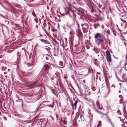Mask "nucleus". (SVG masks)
I'll return each instance as SVG.
<instances>
[{
  "label": "nucleus",
  "mask_w": 127,
  "mask_h": 127,
  "mask_svg": "<svg viewBox=\"0 0 127 127\" xmlns=\"http://www.w3.org/2000/svg\"><path fill=\"white\" fill-rule=\"evenodd\" d=\"M104 36L101 33H96L95 35L94 38L95 42H99L102 46H104L106 44V40H105Z\"/></svg>",
  "instance_id": "nucleus-1"
},
{
  "label": "nucleus",
  "mask_w": 127,
  "mask_h": 127,
  "mask_svg": "<svg viewBox=\"0 0 127 127\" xmlns=\"http://www.w3.org/2000/svg\"><path fill=\"white\" fill-rule=\"evenodd\" d=\"M55 74L56 75L55 77H53L52 78V81L55 85H58L59 82H60L61 79L59 75L56 73H55Z\"/></svg>",
  "instance_id": "nucleus-2"
},
{
  "label": "nucleus",
  "mask_w": 127,
  "mask_h": 127,
  "mask_svg": "<svg viewBox=\"0 0 127 127\" xmlns=\"http://www.w3.org/2000/svg\"><path fill=\"white\" fill-rule=\"evenodd\" d=\"M106 54L107 56V60L109 63H110L111 62L112 59L111 54L108 51H106Z\"/></svg>",
  "instance_id": "nucleus-3"
},
{
  "label": "nucleus",
  "mask_w": 127,
  "mask_h": 127,
  "mask_svg": "<svg viewBox=\"0 0 127 127\" xmlns=\"http://www.w3.org/2000/svg\"><path fill=\"white\" fill-rule=\"evenodd\" d=\"M80 103H81V102L79 100H76L75 101L74 105H72V107L73 109L76 110L77 108V105L78 106Z\"/></svg>",
  "instance_id": "nucleus-4"
},
{
  "label": "nucleus",
  "mask_w": 127,
  "mask_h": 127,
  "mask_svg": "<svg viewBox=\"0 0 127 127\" xmlns=\"http://www.w3.org/2000/svg\"><path fill=\"white\" fill-rule=\"evenodd\" d=\"M49 64H45L43 68V70H45L46 71H48L49 68Z\"/></svg>",
  "instance_id": "nucleus-5"
},
{
  "label": "nucleus",
  "mask_w": 127,
  "mask_h": 127,
  "mask_svg": "<svg viewBox=\"0 0 127 127\" xmlns=\"http://www.w3.org/2000/svg\"><path fill=\"white\" fill-rule=\"evenodd\" d=\"M22 75L24 76H29V75L30 74H31V73H25L24 72H22Z\"/></svg>",
  "instance_id": "nucleus-6"
},
{
  "label": "nucleus",
  "mask_w": 127,
  "mask_h": 127,
  "mask_svg": "<svg viewBox=\"0 0 127 127\" xmlns=\"http://www.w3.org/2000/svg\"><path fill=\"white\" fill-rule=\"evenodd\" d=\"M90 92H89L87 90H85V93H84V95L85 96H88L90 95Z\"/></svg>",
  "instance_id": "nucleus-7"
},
{
  "label": "nucleus",
  "mask_w": 127,
  "mask_h": 127,
  "mask_svg": "<svg viewBox=\"0 0 127 127\" xmlns=\"http://www.w3.org/2000/svg\"><path fill=\"white\" fill-rule=\"evenodd\" d=\"M84 1L88 5H89L91 3L90 0H84Z\"/></svg>",
  "instance_id": "nucleus-8"
},
{
  "label": "nucleus",
  "mask_w": 127,
  "mask_h": 127,
  "mask_svg": "<svg viewBox=\"0 0 127 127\" xmlns=\"http://www.w3.org/2000/svg\"><path fill=\"white\" fill-rule=\"evenodd\" d=\"M104 32H106L108 35L110 33V32L109 30H104Z\"/></svg>",
  "instance_id": "nucleus-9"
},
{
  "label": "nucleus",
  "mask_w": 127,
  "mask_h": 127,
  "mask_svg": "<svg viewBox=\"0 0 127 127\" xmlns=\"http://www.w3.org/2000/svg\"><path fill=\"white\" fill-rule=\"evenodd\" d=\"M101 124V121H98V125H97V127H98L100 126Z\"/></svg>",
  "instance_id": "nucleus-10"
},
{
  "label": "nucleus",
  "mask_w": 127,
  "mask_h": 127,
  "mask_svg": "<svg viewBox=\"0 0 127 127\" xmlns=\"http://www.w3.org/2000/svg\"><path fill=\"white\" fill-rule=\"evenodd\" d=\"M54 102H52L53 104H50V105H49V107H50L53 108V107H54L53 104H54Z\"/></svg>",
  "instance_id": "nucleus-11"
},
{
  "label": "nucleus",
  "mask_w": 127,
  "mask_h": 127,
  "mask_svg": "<svg viewBox=\"0 0 127 127\" xmlns=\"http://www.w3.org/2000/svg\"><path fill=\"white\" fill-rule=\"evenodd\" d=\"M0 15L4 18H6L7 17L6 15H5L4 16L3 15L0 14Z\"/></svg>",
  "instance_id": "nucleus-12"
},
{
  "label": "nucleus",
  "mask_w": 127,
  "mask_h": 127,
  "mask_svg": "<svg viewBox=\"0 0 127 127\" xmlns=\"http://www.w3.org/2000/svg\"><path fill=\"white\" fill-rule=\"evenodd\" d=\"M107 120L109 122H110V123H111V120H110V118H109V117H108V116H107Z\"/></svg>",
  "instance_id": "nucleus-13"
},
{
  "label": "nucleus",
  "mask_w": 127,
  "mask_h": 127,
  "mask_svg": "<svg viewBox=\"0 0 127 127\" xmlns=\"http://www.w3.org/2000/svg\"><path fill=\"white\" fill-rule=\"evenodd\" d=\"M32 15H33V16H34L36 18V15L34 13V11L33 12H32Z\"/></svg>",
  "instance_id": "nucleus-14"
},
{
  "label": "nucleus",
  "mask_w": 127,
  "mask_h": 127,
  "mask_svg": "<svg viewBox=\"0 0 127 127\" xmlns=\"http://www.w3.org/2000/svg\"><path fill=\"white\" fill-rule=\"evenodd\" d=\"M98 113L99 114H101V115H106V114H104L103 113H102L100 111H98Z\"/></svg>",
  "instance_id": "nucleus-15"
},
{
  "label": "nucleus",
  "mask_w": 127,
  "mask_h": 127,
  "mask_svg": "<svg viewBox=\"0 0 127 127\" xmlns=\"http://www.w3.org/2000/svg\"><path fill=\"white\" fill-rule=\"evenodd\" d=\"M96 104L97 107H98L99 106V103L97 101L96 102Z\"/></svg>",
  "instance_id": "nucleus-16"
},
{
  "label": "nucleus",
  "mask_w": 127,
  "mask_h": 127,
  "mask_svg": "<svg viewBox=\"0 0 127 127\" xmlns=\"http://www.w3.org/2000/svg\"><path fill=\"white\" fill-rule=\"evenodd\" d=\"M123 98H121L120 100V103L121 104L123 102Z\"/></svg>",
  "instance_id": "nucleus-17"
},
{
  "label": "nucleus",
  "mask_w": 127,
  "mask_h": 127,
  "mask_svg": "<svg viewBox=\"0 0 127 127\" xmlns=\"http://www.w3.org/2000/svg\"><path fill=\"white\" fill-rule=\"evenodd\" d=\"M0 4L2 6L3 8L4 9H6V10H8V9H7L2 4Z\"/></svg>",
  "instance_id": "nucleus-18"
},
{
  "label": "nucleus",
  "mask_w": 127,
  "mask_h": 127,
  "mask_svg": "<svg viewBox=\"0 0 127 127\" xmlns=\"http://www.w3.org/2000/svg\"><path fill=\"white\" fill-rule=\"evenodd\" d=\"M36 23H37L38 22V20L37 19H34Z\"/></svg>",
  "instance_id": "nucleus-19"
},
{
  "label": "nucleus",
  "mask_w": 127,
  "mask_h": 127,
  "mask_svg": "<svg viewBox=\"0 0 127 127\" xmlns=\"http://www.w3.org/2000/svg\"><path fill=\"white\" fill-rule=\"evenodd\" d=\"M93 107L94 108V109H96L97 108L95 106V105L93 104Z\"/></svg>",
  "instance_id": "nucleus-20"
},
{
  "label": "nucleus",
  "mask_w": 127,
  "mask_h": 127,
  "mask_svg": "<svg viewBox=\"0 0 127 127\" xmlns=\"http://www.w3.org/2000/svg\"><path fill=\"white\" fill-rule=\"evenodd\" d=\"M111 124L113 127H115L114 124H113L111 122Z\"/></svg>",
  "instance_id": "nucleus-21"
},
{
  "label": "nucleus",
  "mask_w": 127,
  "mask_h": 127,
  "mask_svg": "<svg viewBox=\"0 0 127 127\" xmlns=\"http://www.w3.org/2000/svg\"><path fill=\"white\" fill-rule=\"evenodd\" d=\"M94 64H95L96 66H98V64H97V63H96V62H94Z\"/></svg>",
  "instance_id": "nucleus-22"
},
{
  "label": "nucleus",
  "mask_w": 127,
  "mask_h": 127,
  "mask_svg": "<svg viewBox=\"0 0 127 127\" xmlns=\"http://www.w3.org/2000/svg\"><path fill=\"white\" fill-rule=\"evenodd\" d=\"M95 110L96 112H97L98 113V111H99L97 108L95 109Z\"/></svg>",
  "instance_id": "nucleus-23"
},
{
  "label": "nucleus",
  "mask_w": 127,
  "mask_h": 127,
  "mask_svg": "<svg viewBox=\"0 0 127 127\" xmlns=\"http://www.w3.org/2000/svg\"><path fill=\"white\" fill-rule=\"evenodd\" d=\"M117 113L118 114H119L120 113V112L119 111H117Z\"/></svg>",
  "instance_id": "nucleus-24"
},
{
  "label": "nucleus",
  "mask_w": 127,
  "mask_h": 127,
  "mask_svg": "<svg viewBox=\"0 0 127 127\" xmlns=\"http://www.w3.org/2000/svg\"><path fill=\"white\" fill-rule=\"evenodd\" d=\"M85 25L84 24H82L81 26L83 28H85L84 27V26Z\"/></svg>",
  "instance_id": "nucleus-25"
},
{
  "label": "nucleus",
  "mask_w": 127,
  "mask_h": 127,
  "mask_svg": "<svg viewBox=\"0 0 127 127\" xmlns=\"http://www.w3.org/2000/svg\"><path fill=\"white\" fill-rule=\"evenodd\" d=\"M119 97H120L121 98H122V95H119Z\"/></svg>",
  "instance_id": "nucleus-26"
},
{
  "label": "nucleus",
  "mask_w": 127,
  "mask_h": 127,
  "mask_svg": "<svg viewBox=\"0 0 127 127\" xmlns=\"http://www.w3.org/2000/svg\"><path fill=\"white\" fill-rule=\"evenodd\" d=\"M59 105L61 107V103L60 102H59Z\"/></svg>",
  "instance_id": "nucleus-27"
},
{
  "label": "nucleus",
  "mask_w": 127,
  "mask_h": 127,
  "mask_svg": "<svg viewBox=\"0 0 127 127\" xmlns=\"http://www.w3.org/2000/svg\"><path fill=\"white\" fill-rule=\"evenodd\" d=\"M69 12H67L66 13H65V14H69Z\"/></svg>",
  "instance_id": "nucleus-28"
},
{
  "label": "nucleus",
  "mask_w": 127,
  "mask_h": 127,
  "mask_svg": "<svg viewBox=\"0 0 127 127\" xmlns=\"http://www.w3.org/2000/svg\"><path fill=\"white\" fill-rule=\"evenodd\" d=\"M46 59L47 60H48L49 59L48 58L46 57Z\"/></svg>",
  "instance_id": "nucleus-29"
},
{
  "label": "nucleus",
  "mask_w": 127,
  "mask_h": 127,
  "mask_svg": "<svg viewBox=\"0 0 127 127\" xmlns=\"http://www.w3.org/2000/svg\"><path fill=\"white\" fill-rule=\"evenodd\" d=\"M64 78L65 79H66V78H67V77H66V76H64Z\"/></svg>",
  "instance_id": "nucleus-30"
},
{
  "label": "nucleus",
  "mask_w": 127,
  "mask_h": 127,
  "mask_svg": "<svg viewBox=\"0 0 127 127\" xmlns=\"http://www.w3.org/2000/svg\"><path fill=\"white\" fill-rule=\"evenodd\" d=\"M92 89L93 90V91H95V89Z\"/></svg>",
  "instance_id": "nucleus-31"
},
{
  "label": "nucleus",
  "mask_w": 127,
  "mask_h": 127,
  "mask_svg": "<svg viewBox=\"0 0 127 127\" xmlns=\"http://www.w3.org/2000/svg\"><path fill=\"white\" fill-rule=\"evenodd\" d=\"M34 1V0H30V1L31 2H33Z\"/></svg>",
  "instance_id": "nucleus-32"
},
{
  "label": "nucleus",
  "mask_w": 127,
  "mask_h": 127,
  "mask_svg": "<svg viewBox=\"0 0 127 127\" xmlns=\"http://www.w3.org/2000/svg\"><path fill=\"white\" fill-rule=\"evenodd\" d=\"M126 58L127 60V55L126 56Z\"/></svg>",
  "instance_id": "nucleus-33"
},
{
  "label": "nucleus",
  "mask_w": 127,
  "mask_h": 127,
  "mask_svg": "<svg viewBox=\"0 0 127 127\" xmlns=\"http://www.w3.org/2000/svg\"><path fill=\"white\" fill-rule=\"evenodd\" d=\"M123 22L124 23H125V22H126V21L125 20H124Z\"/></svg>",
  "instance_id": "nucleus-34"
},
{
  "label": "nucleus",
  "mask_w": 127,
  "mask_h": 127,
  "mask_svg": "<svg viewBox=\"0 0 127 127\" xmlns=\"http://www.w3.org/2000/svg\"><path fill=\"white\" fill-rule=\"evenodd\" d=\"M83 82L85 83V80H83Z\"/></svg>",
  "instance_id": "nucleus-35"
},
{
  "label": "nucleus",
  "mask_w": 127,
  "mask_h": 127,
  "mask_svg": "<svg viewBox=\"0 0 127 127\" xmlns=\"http://www.w3.org/2000/svg\"><path fill=\"white\" fill-rule=\"evenodd\" d=\"M31 66V65L30 64H29V65H28V66Z\"/></svg>",
  "instance_id": "nucleus-36"
},
{
  "label": "nucleus",
  "mask_w": 127,
  "mask_h": 127,
  "mask_svg": "<svg viewBox=\"0 0 127 127\" xmlns=\"http://www.w3.org/2000/svg\"><path fill=\"white\" fill-rule=\"evenodd\" d=\"M28 19V17H27V18H26V20H27Z\"/></svg>",
  "instance_id": "nucleus-37"
},
{
  "label": "nucleus",
  "mask_w": 127,
  "mask_h": 127,
  "mask_svg": "<svg viewBox=\"0 0 127 127\" xmlns=\"http://www.w3.org/2000/svg\"><path fill=\"white\" fill-rule=\"evenodd\" d=\"M78 26L79 28V25L78 24Z\"/></svg>",
  "instance_id": "nucleus-38"
},
{
  "label": "nucleus",
  "mask_w": 127,
  "mask_h": 127,
  "mask_svg": "<svg viewBox=\"0 0 127 127\" xmlns=\"http://www.w3.org/2000/svg\"><path fill=\"white\" fill-rule=\"evenodd\" d=\"M65 15V14H63V15H62V16H64Z\"/></svg>",
  "instance_id": "nucleus-39"
},
{
  "label": "nucleus",
  "mask_w": 127,
  "mask_h": 127,
  "mask_svg": "<svg viewBox=\"0 0 127 127\" xmlns=\"http://www.w3.org/2000/svg\"><path fill=\"white\" fill-rule=\"evenodd\" d=\"M97 73L99 75L100 74V73L99 72H97Z\"/></svg>",
  "instance_id": "nucleus-40"
},
{
  "label": "nucleus",
  "mask_w": 127,
  "mask_h": 127,
  "mask_svg": "<svg viewBox=\"0 0 127 127\" xmlns=\"http://www.w3.org/2000/svg\"><path fill=\"white\" fill-rule=\"evenodd\" d=\"M114 86V85H112L111 86V87H112Z\"/></svg>",
  "instance_id": "nucleus-41"
},
{
  "label": "nucleus",
  "mask_w": 127,
  "mask_h": 127,
  "mask_svg": "<svg viewBox=\"0 0 127 127\" xmlns=\"http://www.w3.org/2000/svg\"><path fill=\"white\" fill-rule=\"evenodd\" d=\"M114 88H115V86H114Z\"/></svg>",
  "instance_id": "nucleus-42"
},
{
  "label": "nucleus",
  "mask_w": 127,
  "mask_h": 127,
  "mask_svg": "<svg viewBox=\"0 0 127 127\" xmlns=\"http://www.w3.org/2000/svg\"><path fill=\"white\" fill-rule=\"evenodd\" d=\"M36 27L37 28L38 27V26H37V25H36Z\"/></svg>",
  "instance_id": "nucleus-43"
},
{
  "label": "nucleus",
  "mask_w": 127,
  "mask_h": 127,
  "mask_svg": "<svg viewBox=\"0 0 127 127\" xmlns=\"http://www.w3.org/2000/svg\"><path fill=\"white\" fill-rule=\"evenodd\" d=\"M60 63H62V62H60Z\"/></svg>",
  "instance_id": "nucleus-44"
},
{
  "label": "nucleus",
  "mask_w": 127,
  "mask_h": 127,
  "mask_svg": "<svg viewBox=\"0 0 127 127\" xmlns=\"http://www.w3.org/2000/svg\"><path fill=\"white\" fill-rule=\"evenodd\" d=\"M126 81L127 80V78H126Z\"/></svg>",
  "instance_id": "nucleus-45"
},
{
  "label": "nucleus",
  "mask_w": 127,
  "mask_h": 127,
  "mask_svg": "<svg viewBox=\"0 0 127 127\" xmlns=\"http://www.w3.org/2000/svg\"><path fill=\"white\" fill-rule=\"evenodd\" d=\"M46 56H48V57H49V55H46Z\"/></svg>",
  "instance_id": "nucleus-46"
},
{
  "label": "nucleus",
  "mask_w": 127,
  "mask_h": 127,
  "mask_svg": "<svg viewBox=\"0 0 127 127\" xmlns=\"http://www.w3.org/2000/svg\"><path fill=\"white\" fill-rule=\"evenodd\" d=\"M120 85H121V83H120Z\"/></svg>",
  "instance_id": "nucleus-47"
},
{
  "label": "nucleus",
  "mask_w": 127,
  "mask_h": 127,
  "mask_svg": "<svg viewBox=\"0 0 127 127\" xmlns=\"http://www.w3.org/2000/svg\"><path fill=\"white\" fill-rule=\"evenodd\" d=\"M95 60L96 61V60H97V59H95Z\"/></svg>",
  "instance_id": "nucleus-48"
},
{
  "label": "nucleus",
  "mask_w": 127,
  "mask_h": 127,
  "mask_svg": "<svg viewBox=\"0 0 127 127\" xmlns=\"http://www.w3.org/2000/svg\"><path fill=\"white\" fill-rule=\"evenodd\" d=\"M92 12H93V11H92Z\"/></svg>",
  "instance_id": "nucleus-49"
},
{
  "label": "nucleus",
  "mask_w": 127,
  "mask_h": 127,
  "mask_svg": "<svg viewBox=\"0 0 127 127\" xmlns=\"http://www.w3.org/2000/svg\"><path fill=\"white\" fill-rule=\"evenodd\" d=\"M98 45H99V44H98Z\"/></svg>",
  "instance_id": "nucleus-50"
}]
</instances>
